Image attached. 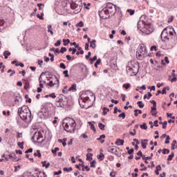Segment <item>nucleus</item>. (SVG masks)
I'll return each mask as SVG.
<instances>
[{"label":"nucleus","mask_w":177,"mask_h":177,"mask_svg":"<svg viewBox=\"0 0 177 177\" xmlns=\"http://www.w3.org/2000/svg\"><path fill=\"white\" fill-rule=\"evenodd\" d=\"M18 114L23 121L27 122L31 118V111L27 106H23L18 109Z\"/></svg>","instance_id":"obj_1"},{"label":"nucleus","mask_w":177,"mask_h":177,"mask_svg":"<svg viewBox=\"0 0 177 177\" xmlns=\"http://www.w3.org/2000/svg\"><path fill=\"white\" fill-rule=\"evenodd\" d=\"M62 125H63L65 131H66V132H70V133H72V132H74V131H75V128L77 127L75 120H74L73 118L66 119L64 121V122H63Z\"/></svg>","instance_id":"obj_2"},{"label":"nucleus","mask_w":177,"mask_h":177,"mask_svg":"<svg viewBox=\"0 0 177 177\" xmlns=\"http://www.w3.org/2000/svg\"><path fill=\"white\" fill-rule=\"evenodd\" d=\"M117 12V6L111 3H107L106 7L102 10L101 16L103 15V13H106L111 16H114Z\"/></svg>","instance_id":"obj_3"},{"label":"nucleus","mask_w":177,"mask_h":177,"mask_svg":"<svg viewBox=\"0 0 177 177\" xmlns=\"http://www.w3.org/2000/svg\"><path fill=\"white\" fill-rule=\"evenodd\" d=\"M139 72V65L137 64H133L132 62L129 63V66L127 67V73L128 75L132 77L136 75Z\"/></svg>","instance_id":"obj_4"},{"label":"nucleus","mask_w":177,"mask_h":177,"mask_svg":"<svg viewBox=\"0 0 177 177\" xmlns=\"http://www.w3.org/2000/svg\"><path fill=\"white\" fill-rule=\"evenodd\" d=\"M147 53V50L145 44H141L138 46L136 52V57L139 60H143L146 57Z\"/></svg>","instance_id":"obj_5"},{"label":"nucleus","mask_w":177,"mask_h":177,"mask_svg":"<svg viewBox=\"0 0 177 177\" xmlns=\"http://www.w3.org/2000/svg\"><path fill=\"white\" fill-rule=\"evenodd\" d=\"M92 95V93L89 92V91H86L84 93H82L80 95V99L79 100V103H84L85 104L84 105L83 107L85 108V106L86 107V109H88V107H91V105L89 104V103H91V99H89V96H88V95Z\"/></svg>","instance_id":"obj_6"},{"label":"nucleus","mask_w":177,"mask_h":177,"mask_svg":"<svg viewBox=\"0 0 177 177\" xmlns=\"http://www.w3.org/2000/svg\"><path fill=\"white\" fill-rule=\"evenodd\" d=\"M108 151L109 153L114 154L117 157H121V151L120 150V148H118V147H109L108 148Z\"/></svg>","instance_id":"obj_7"},{"label":"nucleus","mask_w":177,"mask_h":177,"mask_svg":"<svg viewBox=\"0 0 177 177\" xmlns=\"http://www.w3.org/2000/svg\"><path fill=\"white\" fill-rule=\"evenodd\" d=\"M33 142H37V143H42L44 142V137L41 132H35L32 137Z\"/></svg>","instance_id":"obj_8"},{"label":"nucleus","mask_w":177,"mask_h":177,"mask_svg":"<svg viewBox=\"0 0 177 177\" xmlns=\"http://www.w3.org/2000/svg\"><path fill=\"white\" fill-rule=\"evenodd\" d=\"M142 32H144V34H151V32H153V28H151V24H150L149 22H147V24H145V26L142 30Z\"/></svg>","instance_id":"obj_9"},{"label":"nucleus","mask_w":177,"mask_h":177,"mask_svg":"<svg viewBox=\"0 0 177 177\" xmlns=\"http://www.w3.org/2000/svg\"><path fill=\"white\" fill-rule=\"evenodd\" d=\"M71 8L73 10H75L76 13H80V12H81V10L82 9L81 6L78 5V3H77L76 2H74V1H72L71 2Z\"/></svg>","instance_id":"obj_10"},{"label":"nucleus","mask_w":177,"mask_h":177,"mask_svg":"<svg viewBox=\"0 0 177 177\" xmlns=\"http://www.w3.org/2000/svg\"><path fill=\"white\" fill-rule=\"evenodd\" d=\"M167 30H169V29L167 28H165L160 35V38H161L162 41H169V37L168 35Z\"/></svg>","instance_id":"obj_11"},{"label":"nucleus","mask_w":177,"mask_h":177,"mask_svg":"<svg viewBox=\"0 0 177 177\" xmlns=\"http://www.w3.org/2000/svg\"><path fill=\"white\" fill-rule=\"evenodd\" d=\"M143 19H145V17H140V20L138 22V28L140 31H142V28H145V26L147 23V21L146 22V21L143 20Z\"/></svg>","instance_id":"obj_12"},{"label":"nucleus","mask_w":177,"mask_h":177,"mask_svg":"<svg viewBox=\"0 0 177 177\" xmlns=\"http://www.w3.org/2000/svg\"><path fill=\"white\" fill-rule=\"evenodd\" d=\"M38 115L40 118H44V117H46L48 115V113L46 112V109H41V111L38 112Z\"/></svg>","instance_id":"obj_13"},{"label":"nucleus","mask_w":177,"mask_h":177,"mask_svg":"<svg viewBox=\"0 0 177 177\" xmlns=\"http://www.w3.org/2000/svg\"><path fill=\"white\" fill-rule=\"evenodd\" d=\"M101 13H102V10L99 12V16L100 17H101V19H109V17L111 16L110 14L107 15V13L106 12H104L102 15H101Z\"/></svg>","instance_id":"obj_14"},{"label":"nucleus","mask_w":177,"mask_h":177,"mask_svg":"<svg viewBox=\"0 0 177 177\" xmlns=\"http://www.w3.org/2000/svg\"><path fill=\"white\" fill-rule=\"evenodd\" d=\"M149 140L145 139L141 140V145L142 149H147L148 145Z\"/></svg>","instance_id":"obj_15"},{"label":"nucleus","mask_w":177,"mask_h":177,"mask_svg":"<svg viewBox=\"0 0 177 177\" xmlns=\"http://www.w3.org/2000/svg\"><path fill=\"white\" fill-rule=\"evenodd\" d=\"M166 28H168L167 33L169 34V35H174V32L176 34L175 30L174 29V28L169 26V27H167Z\"/></svg>","instance_id":"obj_16"},{"label":"nucleus","mask_w":177,"mask_h":177,"mask_svg":"<svg viewBox=\"0 0 177 177\" xmlns=\"http://www.w3.org/2000/svg\"><path fill=\"white\" fill-rule=\"evenodd\" d=\"M115 145L117 146H123L124 145V140H121L120 138L116 140V142H115Z\"/></svg>","instance_id":"obj_17"},{"label":"nucleus","mask_w":177,"mask_h":177,"mask_svg":"<svg viewBox=\"0 0 177 177\" xmlns=\"http://www.w3.org/2000/svg\"><path fill=\"white\" fill-rule=\"evenodd\" d=\"M151 115L153 117H156L157 115V108L156 106H153L151 110Z\"/></svg>","instance_id":"obj_18"},{"label":"nucleus","mask_w":177,"mask_h":177,"mask_svg":"<svg viewBox=\"0 0 177 177\" xmlns=\"http://www.w3.org/2000/svg\"><path fill=\"white\" fill-rule=\"evenodd\" d=\"M75 92L77 91V84H72V86L68 88L69 92Z\"/></svg>","instance_id":"obj_19"},{"label":"nucleus","mask_w":177,"mask_h":177,"mask_svg":"<svg viewBox=\"0 0 177 177\" xmlns=\"http://www.w3.org/2000/svg\"><path fill=\"white\" fill-rule=\"evenodd\" d=\"M90 47L95 49L96 48V40L93 39V41H90Z\"/></svg>","instance_id":"obj_20"},{"label":"nucleus","mask_w":177,"mask_h":177,"mask_svg":"<svg viewBox=\"0 0 177 177\" xmlns=\"http://www.w3.org/2000/svg\"><path fill=\"white\" fill-rule=\"evenodd\" d=\"M41 164H42V167H45L47 169L49 168V167L50 165V163L46 162V161L41 162Z\"/></svg>","instance_id":"obj_21"},{"label":"nucleus","mask_w":177,"mask_h":177,"mask_svg":"<svg viewBox=\"0 0 177 177\" xmlns=\"http://www.w3.org/2000/svg\"><path fill=\"white\" fill-rule=\"evenodd\" d=\"M139 114H142V110H140V109H136L134 111V115H135V117H138V115Z\"/></svg>","instance_id":"obj_22"},{"label":"nucleus","mask_w":177,"mask_h":177,"mask_svg":"<svg viewBox=\"0 0 177 177\" xmlns=\"http://www.w3.org/2000/svg\"><path fill=\"white\" fill-rule=\"evenodd\" d=\"M174 156H175V153L174 152H171L170 155H169L167 158V161H172V158H174Z\"/></svg>","instance_id":"obj_23"},{"label":"nucleus","mask_w":177,"mask_h":177,"mask_svg":"<svg viewBox=\"0 0 177 177\" xmlns=\"http://www.w3.org/2000/svg\"><path fill=\"white\" fill-rule=\"evenodd\" d=\"M88 124L90 125V128L92 131H96V128H95V125L92 124V122H88Z\"/></svg>","instance_id":"obj_24"},{"label":"nucleus","mask_w":177,"mask_h":177,"mask_svg":"<svg viewBox=\"0 0 177 177\" xmlns=\"http://www.w3.org/2000/svg\"><path fill=\"white\" fill-rule=\"evenodd\" d=\"M48 32H50V34L51 35H53V29L52 28V25H49L48 26Z\"/></svg>","instance_id":"obj_25"},{"label":"nucleus","mask_w":177,"mask_h":177,"mask_svg":"<svg viewBox=\"0 0 177 177\" xmlns=\"http://www.w3.org/2000/svg\"><path fill=\"white\" fill-rule=\"evenodd\" d=\"M109 111H110V109L106 107L103 108V115H106L107 114V113H109Z\"/></svg>","instance_id":"obj_26"},{"label":"nucleus","mask_w":177,"mask_h":177,"mask_svg":"<svg viewBox=\"0 0 177 177\" xmlns=\"http://www.w3.org/2000/svg\"><path fill=\"white\" fill-rule=\"evenodd\" d=\"M137 104H138V107H140V109H143V107H145V104H143L142 101H138Z\"/></svg>","instance_id":"obj_27"},{"label":"nucleus","mask_w":177,"mask_h":177,"mask_svg":"<svg viewBox=\"0 0 177 177\" xmlns=\"http://www.w3.org/2000/svg\"><path fill=\"white\" fill-rule=\"evenodd\" d=\"M167 91H169V86H167V87L163 88V89L162 91V95L167 94Z\"/></svg>","instance_id":"obj_28"},{"label":"nucleus","mask_w":177,"mask_h":177,"mask_svg":"<svg viewBox=\"0 0 177 177\" xmlns=\"http://www.w3.org/2000/svg\"><path fill=\"white\" fill-rule=\"evenodd\" d=\"M63 42H64V46H67V45H68V44H70V39H63Z\"/></svg>","instance_id":"obj_29"},{"label":"nucleus","mask_w":177,"mask_h":177,"mask_svg":"<svg viewBox=\"0 0 177 177\" xmlns=\"http://www.w3.org/2000/svg\"><path fill=\"white\" fill-rule=\"evenodd\" d=\"M4 59H8V56H10V52L5 51L3 53Z\"/></svg>","instance_id":"obj_30"},{"label":"nucleus","mask_w":177,"mask_h":177,"mask_svg":"<svg viewBox=\"0 0 177 177\" xmlns=\"http://www.w3.org/2000/svg\"><path fill=\"white\" fill-rule=\"evenodd\" d=\"M92 156H93V154H92V153H89L86 154V160H88L89 161H91L92 160Z\"/></svg>","instance_id":"obj_31"},{"label":"nucleus","mask_w":177,"mask_h":177,"mask_svg":"<svg viewBox=\"0 0 177 177\" xmlns=\"http://www.w3.org/2000/svg\"><path fill=\"white\" fill-rule=\"evenodd\" d=\"M97 60V56H94L93 58H90L91 64H93V62Z\"/></svg>","instance_id":"obj_32"},{"label":"nucleus","mask_w":177,"mask_h":177,"mask_svg":"<svg viewBox=\"0 0 177 177\" xmlns=\"http://www.w3.org/2000/svg\"><path fill=\"white\" fill-rule=\"evenodd\" d=\"M123 88H124L126 90L129 89V88H131V84L127 83V84H123Z\"/></svg>","instance_id":"obj_33"},{"label":"nucleus","mask_w":177,"mask_h":177,"mask_svg":"<svg viewBox=\"0 0 177 177\" xmlns=\"http://www.w3.org/2000/svg\"><path fill=\"white\" fill-rule=\"evenodd\" d=\"M95 164H96V160H93L90 162V165H91V168L96 167V165H95Z\"/></svg>","instance_id":"obj_34"},{"label":"nucleus","mask_w":177,"mask_h":177,"mask_svg":"<svg viewBox=\"0 0 177 177\" xmlns=\"http://www.w3.org/2000/svg\"><path fill=\"white\" fill-rule=\"evenodd\" d=\"M37 177H46V174L44 171L39 172Z\"/></svg>","instance_id":"obj_35"},{"label":"nucleus","mask_w":177,"mask_h":177,"mask_svg":"<svg viewBox=\"0 0 177 177\" xmlns=\"http://www.w3.org/2000/svg\"><path fill=\"white\" fill-rule=\"evenodd\" d=\"M56 106H57V107H63V104H62L61 101H57Z\"/></svg>","instance_id":"obj_36"},{"label":"nucleus","mask_w":177,"mask_h":177,"mask_svg":"<svg viewBox=\"0 0 177 177\" xmlns=\"http://www.w3.org/2000/svg\"><path fill=\"white\" fill-rule=\"evenodd\" d=\"M37 17L40 20H44V13H41V15L39 14L37 15Z\"/></svg>","instance_id":"obj_37"},{"label":"nucleus","mask_w":177,"mask_h":177,"mask_svg":"<svg viewBox=\"0 0 177 177\" xmlns=\"http://www.w3.org/2000/svg\"><path fill=\"white\" fill-rule=\"evenodd\" d=\"M162 154H169V149H162Z\"/></svg>","instance_id":"obj_38"},{"label":"nucleus","mask_w":177,"mask_h":177,"mask_svg":"<svg viewBox=\"0 0 177 177\" xmlns=\"http://www.w3.org/2000/svg\"><path fill=\"white\" fill-rule=\"evenodd\" d=\"M18 146L23 150V149H24V142H18Z\"/></svg>","instance_id":"obj_39"},{"label":"nucleus","mask_w":177,"mask_h":177,"mask_svg":"<svg viewBox=\"0 0 177 177\" xmlns=\"http://www.w3.org/2000/svg\"><path fill=\"white\" fill-rule=\"evenodd\" d=\"M100 62H102V60L100 59H98L97 61H96V62L95 63V68H97V65L98 64H100Z\"/></svg>","instance_id":"obj_40"},{"label":"nucleus","mask_w":177,"mask_h":177,"mask_svg":"<svg viewBox=\"0 0 177 177\" xmlns=\"http://www.w3.org/2000/svg\"><path fill=\"white\" fill-rule=\"evenodd\" d=\"M127 12H128V13L130 14L131 16H132V15L135 14V10L129 9V10H127Z\"/></svg>","instance_id":"obj_41"},{"label":"nucleus","mask_w":177,"mask_h":177,"mask_svg":"<svg viewBox=\"0 0 177 177\" xmlns=\"http://www.w3.org/2000/svg\"><path fill=\"white\" fill-rule=\"evenodd\" d=\"M119 118H122V120H124L125 118V113L122 112L118 115Z\"/></svg>","instance_id":"obj_42"},{"label":"nucleus","mask_w":177,"mask_h":177,"mask_svg":"<svg viewBox=\"0 0 177 177\" xmlns=\"http://www.w3.org/2000/svg\"><path fill=\"white\" fill-rule=\"evenodd\" d=\"M64 171L65 172H70V171H73V168H72V167H69V168L64 167Z\"/></svg>","instance_id":"obj_43"},{"label":"nucleus","mask_w":177,"mask_h":177,"mask_svg":"<svg viewBox=\"0 0 177 177\" xmlns=\"http://www.w3.org/2000/svg\"><path fill=\"white\" fill-rule=\"evenodd\" d=\"M98 127H99L100 129H102V131H104V127H105L104 124H103L102 123H100L98 124Z\"/></svg>","instance_id":"obj_44"},{"label":"nucleus","mask_w":177,"mask_h":177,"mask_svg":"<svg viewBox=\"0 0 177 177\" xmlns=\"http://www.w3.org/2000/svg\"><path fill=\"white\" fill-rule=\"evenodd\" d=\"M137 156H140V157H142V160H145V155L142 154V151H139L137 153Z\"/></svg>","instance_id":"obj_45"},{"label":"nucleus","mask_w":177,"mask_h":177,"mask_svg":"<svg viewBox=\"0 0 177 177\" xmlns=\"http://www.w3.org/2000/svg\"><path fill=\"white\" fill-rule=\"evenodd\" d=\"M34 156L35 157H37V156L41 157V151H39V150H37V152L34 153Z\"/></svg>","instance_id":"obj_46"},{"label":"nucleus","mask_w":177,"mask_h":177,"mask_svg":"<svg viewBox=\"0 0 177 177\" xmlns=\"http://www.w3.org/2000/svg\"><path fill=\"white\" fill-rule=\"evenodd\" d=\"M140 128L142 129H147V125H146V123H143L142 124L140 125Z\"/></svg>","instance_id":"obj_47"},{"label":"nucleus","mask_w":177,"mask_h":177,"mask_svg":"<svg viewBox=\"0 0 177 177\" xmlns=\"http://www.w3.org/2000/svg\"><path fill=\"white\" fill-rule=\"evenodd\" d=\"M76 26H77V27H84V22L80 21L79 23H77V24H76Z\"/></svg>","instance_id":"obj_48"},{"label":"nucleus","mask_w":177,"mask_h":177,"mask_svg":"<svg viewBox=\"0 0 177 177\" xmlns=\"http://www.w3.org/2000/svg\"><path fill=\"white\" fill-rule=\"evenodd\" d=\"M8 73H11L10 74V77H12V75H13V74H15V73H16V71H13V70H12V69H9V70L8 71Z\"/></svg>","instance_id":"obj_49"},{"label":"nucleus","mask_w":177,"mask_h":177,"mask_svg":"<svg viewBox=\"0 0 177 177\" xmlns=\"http://www.w3.org/2000/svg\"><path fill=\"white\" fill-rule=\"evenodd\" d=\"M62 44V40H57L56 43H55V46H60Z\"/></svg>","instance_id":"obj_50"},{"label":"nucleus","mask_w":177,"mask_h":177,"mask_svg":"<svg viewBox=\"0 0 177 177\" xmlns=\"http://www.w3.org/2000/svg\"><path fill=\"white\" fill-rule=\"evenodd\" d=\"M41 77L40 76L39 77V86L40 88H44V84H42V80H41Z\"/></svg>","instance_id":"obj_51"},{"label":"nucleus","mask_w":177,"mask_h":177,"mask_svg":"<svg viewBox=\"0 0 177 177\" xmlns=\"http://www.w3.org/2000/svg\"><path fill=\"white\" fill-rule=\"evenodd\" d=\"M54 85H56V83L53 82V81H50L48 83V86H50L51 88L53 87Z\"/></svg>","instance_id":"obj_52"},{"label":"nucleus","mask_w":177,"mask_h":177,"mask_svg":"<svg viewBox=\"0 0 177 177\" xmlns=\"http://www.w3.org/2000/svg\"><path fill=\"white\" fill-rule=\"evenodd\" d=\"M59 147H55V149H52V153L53 154H56V152L59 151Z\"/></svg>","instance_id":"obj_53"},{"label":"nucleus","mask_w":177,"mask_h":177,"mask_svg":"<svg viewBox=\"0 0 177 177\" xmlns=\"http://www.w3.org/2000/svg\"><path fill=\"white\" fill-rule=\"evenodd\" d=\"M59 67H60V68H62L63 70H66V65L64 64V63H61L59 64Z\"/></svg>","instance_id":"obj_54"},{"label":"nucleus","mask_w":177,"mask_h":177,"mask_svg":"<svg viewBox=\"0 0 177 177\" xmlns=\"http://www.w3.org/2000/svg\"><path fill=\"white\" fill-rule=\"evenodd\" d=\"M169 139H171V138L169 137V136H166V141L165 142V145H168V143H169Z\"/></svg>","instance_id":"obj_55"},{"label":"nucleus","mask_w":177,"mask_h":177,"mask_svg":"<svg viewBox=\"0 0 177 177\" xmlns=\"http://www.w3.org/2000/svg\"><path fill=\"white\" fill-rule=\"evenodd\" d=\"M106 138V136L104 134H102L100 136L99 138H97V140H102V139H104Z\"/></svg>","instance_id":"obj_56"},{"label":"nucleus","mask_w":177,"mask_h":177,"mask_svg":"<svg viewBox=\"0 0 177 177\" xmlns=\"http://www.w3.org/2000/svg\"><path fill=\"white\" fill-rule=\"evenodd\" d=\"M64 52H67V48H66V47H62L61 53H64Z\"/></svg>","instance_id":"obj_57"},{"label":"nucleus","mask_w":177,"mask_h":177,"mask_svg":"<svg viewBox=\"0 0 177 177\" xmlns=\"http://www.w3.org/2000/svg\"><path fill=\"white\" fill-rule=\"evenodd\" d=\"M82 167H83L82 171H85V169H86V171H89L91 169L88 166H85L84 167V165H82Z\"/></svg>","instance_id":"obj_58"},{"label":"nucleus","mask_w":177,"mask_h":177,"mask_svg":"<svg viewBox=\"0 0 177 177\" xmlns=\"http://www.w3.org/2000/svg\"><path fill=\"white\" fill-rule=\"evenodd\" d=\"M167 124H168V122H167V121H165V122L162 123V129H165V128H167Z\"/></svg>","instance_id":"obj_59"},{"label":"nucleus","mask_w":177,"mask_h":177,"mask_svg":"<svg viewBox=\"0 0 177 177\" xmlns=\"http://www.w3.org/2000/svg\"><path fill=\"white\" fill-rule=\"evenodd\" d=\"M176 76H173V78H171V80H170L171 82H176Z\"/></svg>","instance_id":"obj_60"},{"label":"nucleus","mask_w":177,"mask_h":177,"mask_svg":"<svg viewBox=\"0 0 177 177\" xmlns=\"http://www.w3.org/2000/svg\"><path fill=\"white\" fill-rule=\"evenodd\" d=\"M63 74H64L65 77H68V71L66 70L63 72Z\"/></svg>","instance_id":"obj_61"},{"label":"nucleus","mask_w":177,"mask_h":177,"mask_svg":"<svg viewBox=\"0 0 177 177\" xmlns=\"http://www.w3.org/2000/svg\"><path fill=\"white\" fill-rule=\"evenodd\" d=\"M25 153L27 154L28 153H32V148H30L27 149Z\"/></svg>","instance_id":"obj_62"},{"label":"nucleus","mask_w":177,"mask_h":177,"mask_svg":"<svg viewBox=\"0 0 177 177\" xmlns=\"http://www.w3.org/2000/svg\"><path fill=\"white\" fill-rule=\"evenodd\" d=\"M133 151H134V150H133V149H131L130 150H129L128 151V154H133Z\"/></svg>","instance_id":"obj_63"},{"label":"nucleus","mask_w":177,"mask_h":177,"mask_svg":"<svg viewBox=\"0 0 177 177\" xmlns=\"http://www.w3.org/2000/svg\"><path fill=\"white\" fill-rule=\"evenodd\" d=\"M62 93H67V86L64 87V88L62 90Z\"/></svg>","instance_id":"obj_64"}]
</instances>
